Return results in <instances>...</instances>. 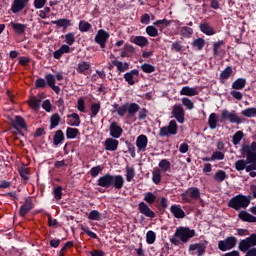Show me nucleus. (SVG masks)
I'll use <instances>...</instances> for the list:
<instances>
[{
    "instance_id": "f257e3e1",
    "label": "nucleus",
    "mask_w": 256,
    "mask_h": 256,
    "mask_svg": "<svg viewBox=\"0 0 256 256\" xmlns=\"http://www.w3.org/2000/svg\"><path fill=\"white\" fill-rule=\"evenodd\" d=\"M250 203H251V200H249L247 196H243L240 194L233 197L228 202V207H231L232 209L239 211V209H247Z\"/></svg>"
},
{
    "instance_id": "f03ea898",
    "label": "nucleus",
    "mask_w": 256,
    "mask_h": 256,
    "mask_svg": "<svg viewBox=\"0 0 256 256\" xmlns=\"http://www.w3.org/2000/svg\"><path fill=\"white\" fill-rule=\"evenodd\" d=\"M195 236V230L189 227H179L175 231V237H178L182 243L189 242V239H193Z\"/></svg>"
},
{
    "instance_id": "7ed1b4c3",
    "label": "nucleus",
    "mask_w": 256,
    "mask_h": 256,
    "mask_svg": "<svg viewBox=\"0 0 256 256\" xmlns=\"http://www.w3.org/2000/svg\"><path fill=\"white\" fill-rule=\"evenodd\" d=\"M237 245V238L230 236L225 240H221L218 242V248L220 251H230V249H234Z\"/></svg>"
},
{
    "instance_id": "20e7f679",
    "label": "nucleus",
    "mask_w": 256,
    "mask_h": 256,
    "mask_svg": "<svg viewBox=\"0 0 256 256\" xmlns=\"http://www.w3.org/2000/svg\"><path fill=\"white\" fill-rule=\"evenodd\" d=\"M242 151L249 163H256V142H252L250 146H244Z\"/></svg>"
},
{
    "instance_id": "39448f33",
    "label": "nucleus",
    "mask_w": 256,
    "mask_h": 256,
    "mask_svg": "<svg viewBox=\"0 0 256 256\" xmlns=\"http://www.w3.org/2000/svg\"><path fill=\"white\" fill-rule=\"evenodd\" d=\"M221 119L222 121H230V123H236V125H241L243 122L238 116L235 111L229 112V110L224 109L221 113Z\"/></svg>"
},
{
    "instance_id": "423d86ee",
    "label": "nucleus",
    "mask_w": 256,
    "mask_h": 256,
    "mask_svg": "<svg viewBox=\"0 0 256 256\" xmlns=\"http://www.w3.org/2000/svg\"><path fill=\"white\" fill-rule=\"evenodd\" d=\"M160 137H167V135H177V122L171 120L168 127H162L159 131Z\"/></svg>"
},
{
    "instance_id": "0eeeda50",
    "label": "nucleus",
    "mask_w": 256,
    "mask_h": 256,
    "mask_svg": "<svg viewBox=\"0 0 256 256\" xmlns=\"http://www.w3.org/2000/svg\"><path fill=\"white\" fill-rule=\"evenodd\" d=\"M256 245V234H252L250 237L240 241L239 249L240 251H249L251 247H255Z\"/></svg>"
},
{
    "instance_id": "6e6552de",
    "label": "nucleus",
    "mask_w": 256,
    "mask_h": 256,
    "mask_svg": "<svg viewBox=\"0 0 256 256\" xmlns=\"http://www.w3.org/2000/svg\"><path fill=\"white\" fill-rule=\"evenodd\" d=\"M110 35L107 31L101 29L97 32L95 36V41L100 45L101 49H105L107 44V39H109Z\"/></svg>"
},
{
    "instance_id": "1a4fd4ad",
    "label": "nucleus",
    "mask_w": 256,
    "mask_h": 256,
    "mask_svg": "<svg viewBox=\"0 0 256 256\" xmlns=\"http://www.w3.org/2000/svg\"><path fill=\"white\" fill-rule=\"evenodd\" d=\"M172 114L174 115L178 123H185V109H183V106L175 104L173 106Z\"/></svg>"
},
{
    "instance_id": "9d476101",
    "label": "nucleus",
    "mask_w": 256,
    "mask_h": 256,
    "mask_svg": "<svg viewBox=\"0 0 256 256\" xmlns=\"http://www.w3.org/2000/svg\"><path fill=\"white\" fill-rule=\"evenodd\" d=\"M148 143H149V139L144 134L139 135L136 139V147L138 151L140 152L147 151Z\"/></svg>"
},
{
    "instance_id": "9b49d317",
    "label": "nucleus",
    "mask_w": 256,
    "mask_h": 256,
    "mask_svg": "<svg viewBox=\"0 0 256 256\" xmlns=\"http://www.w3.org/2000/svg\"><path fill=\"white\" fill-rule=\"evenodd\" d=\"M29 0H14L11 6L12 13H19L27 7Z\"/></svg>"
},
{
    "instance_id": "f8f14e48",
    "label": "nucleus",
    "mask_w": 256,
    "mask_h": 256,
    "mask_svg": "<svg viewBox=\"0 0 256 256\" xmlns=\"http://www.w3.org/2000/svg\"><path fill=\"white\" fill-rule=\"evenodd\" d=\"M110 135L114 139H119V137L123 135V129L121 128V126H119V124H117V122H113L110 125Z\"/></svg>"
},
{
    "instance_id": "ddd939ff",
    "label": "nucleus",
    "mask_w": 256,
    "mask_h": 256,
    "mask_svg": "<svg viewBox=\"0 0 256 256\" xmlns=\"http://www.w3.org/2000/svg\"><path fill=\"white\" fill-rule=\"evenodd\" d=\"M138 209L140 213H142V215H145V217H150L151 219L155 217V212H153L151 208H149V206L145 204V202H140L138 205Z\"/></svg>"
},
{
    "instance_id": "4468645a",
    "label": "nucleus",
    "mask_w": 256,
    "mask_h": 256,
    "mask_svg": "<svg viewBox=\"0 0 256 256\" xmlns=\"http://www.w3.org/2000/svg\"><path fill=\"white\" fill-rule=\"evenodd\" d=\"M123 185H125V179L121 175H112L111 187H115L116 189H123Z\"/></svg>"
},
{
    "instance_id": "2eb2a0df",
    "label": "nucleus",
    "mask_w": 256,
    "mask_h": 256,
    "mask_svg": "<svg viewBox=\"0 0 256 256\" xmlns=\"http://www.w3.org/2000/svg\"><path fill=\"white\" fill-rule=\"evenodd\" d=\"M112 175L106 174L98 179V186L109 189L111 187Z\"/></svg>"
},
{
    "instance_id": "dca6fc26",
    "label": "nucleus",
    "mask_w": 256,
    "mask_h": 256,
    "mask_svg": "<svg viewBox=\"0 0 256 256\" xmlns=\"http://www.w3.org/2000/svg\"><path fill=\"white\" fill-rule=\"evenodd\" d=\"M104 145L106 151H117V148L119 147V141L113 138H107Z\"/></svg>"
},
{
    "instance_id": "f3484780",
    "label": "nucleus",
    "mask_w": 256,
    "mask_h": 256,
    "mask_svg": "<svg viewBox=\"0 0 256 256\" xmlns=\"http://www.w3.org/2000/svg\"><path fill=\"white\" fill-rule=\"evenodd\" d=\"M189 251H193L192 255H198L201 256L203 253H205V245L204 244H191L189 246Z\"/></svg>"
},
{
    "instance_id": "a211bd4d",
    "label": "nucleus",
    "mask_w": 256,
    "mask_h": 256,
    "mask_svg": "<svg viewBox=\"0 0 256 256\" xmlns=\"http://www.w3.org/2000/svg\"><path fill=\"white\" fill-rule=\"evenodd\" d=\"M170 211L176 219H184L185 217V211L179 205H172Z\"/></svg>"
},
{
    "instance_id": "6ab92c4d",
    "label": "nucleus",
    "mask_w": 256,
    "mask_h": 256,
    "mask_svg": "<svg viewBox=\"0 0 256 256\" xmlns=\"http://www.w3.org/2000/svg\"><path fill=\"white\" fill-rule=\"evenodd\" d=\"M180 95H186L187 97H195V95H199V91H197V88H191L189 86H184L180 90Z\"/></svg>"
},
{
    "instance_id": "aec40b11",
    "label": "nucleus",
    "mask_w": 256,
    "mask_h": 256,
    "mask_svg": "<svg viewBox=\"0 0 256 256\" xmlns=\"http://www.w3.org/2000/svg\"><path fill=\"white\" fill-rule=\"evenodd\" d=\"M68 125H70V127H79V125H81L79 114L73 113L68 115Z\"/></svg>"
},
{
    "instance_id": "412c9836",
    "label": "nucleus",
    "mask_w": 256,
    "mask_h": 256,
    "mask_svg": "<svg viewBox=\"0 0 256 256\" xmlns=\"http://www.w3.org/2000/svg\"><path fill=\"white\" fill-rule=\"evenodd\" d=\"M239 219L246 221L247 223H256V217L249 214L247 211H241L238 214Z\"/></svg>"
},
{
    "instance_id": "4be33fe9",
    "label": "nucleus",
    "mask_w": 256,
    "mask_h": 256,
    "mask_svg": "<svg viewBox=\"0 0 256 256\" xmlns=\"http://www.w3.org/2000/svg\"><path fill=\"white\" fill-rule=\"evenodd\" d=\"M91 68V64L87 61H82L78 63L76 68L77 73H81L82 75H87V71Z\"/></svg>"
},
{
    "instance_id": "5701e85b",
    "label": "nucleus",
    "mask_w": 256,
    "mask_h": 256,
    "mask_svg": "<svg viewBox=\"0 0 256 256\" xmlns=\"http://www.w3.org/2000/svg\"><path fill=\"white\" fill-rule=\"evenodd\" d=\"M132 43L138 47H147V45H149V40L144 36H135Z\"/></svg>"
},
{
    "instance_id": "b1692460",
    "label": "nucleus",
    "mask_w": 256,
    "mask_h": 256,
    "mask_svg": "<svg viewBox=\"0 0 256 256\" xmlns=\"http://www.w3.org/2000/svg\"><path fill=\"white\" fill-rule=\"evenodd\" d=\"M32 209H33V203H31V201L27 200L25 202V204L20 207L19 214L21 217H25V215L27 213H29V211H31Z\"/></svg>"
},
{
    "instance_id": "393cba45",
    "label": "nucleus",
    "mask_w": 256,
    "mask_h": 256,
    "mask_svg": "<svg viewBox=\"0 0 256 256\" xmlns=\"http://www.w3.org/2000/svg\"><path fill=\"white\" fill-rule=\"evenodd\" d=\"M63 141H65V134H63L62 130H57L53 138V144L56 146L61 145Z\"/></svg>"
},
{
    "instance_id": "a878e982",
    "label": "nucleus",
    "mask_w": 256,
    "mask_h": 256,
    "mask_svg": "<svg viewBox=\"0 0 256 256\" xmlns=\"http://www.w3.org/2000/svg\"><path fill=\"white\" fill-rule=\"evenodd\" d=\"M28 103H29L31 109H34V111H38L39 107H41V98L32 96L28 100Z\"/></svg>"
},
{
    "instance_id": "bb28decb",
    "label": "nucleus",
    "mask_w": 256,
    "mask_h": 256,
    "mask_svg": "<svg viewBox=\"0 0 256 256\" xmlns=\"http://www.w3.org/2000/svg\"><path fill=\"white\" fill-rule=\"evenodd\" d=\"M135 75H139V71L132 70L124 75V79L129 85H135V81L133 80Z\"/></svg>"
},
{
    "instance_id": "cd10ccee",
    "label": "nucleus",
    "mask_w": 256,
    "mask_h": 256,
    "mask_svg": "<svg viewBox=\"0 0 256 256\" xmlns=\"http://www.w3.org/2000/svg\"><path fill=\"white\" fill-rule=\"evenodd\" d=\"M128 116L135 117V113L139 111L140 107L137 103H126Z\"/></svg>"
},
{
    "instance_id": "c85d7f7f",
    "label": "nucleus",
    "mask_w": 256,
    "mask_h": 256,
    "mask_svg": "<svg viewBox=\"0 0 256 256\" xmlns=\"http://www.w3.org/2000/svg\"><path fill=\"white\" fill-rule=\"evenodd\" d=\"M247 85V80L245 78H238L232 83V89L241 90Z\"/></svg>"
},
{
    "instance_id": "c756f323",
    "label": "nucleus",
    "mask_w": 256,
    "mask_h": 256,
    "mask_svg": "<svg viewBox=\"0 0 256 256\" xmlns=\"http://www.w3.org/2000/svg\"><path fill=\"white\" fill-rule=\"evenodd\" d=\"M200 30L205 35H215V30L213 29V27H211L209 23L200 24Z\"/></svg>"
},
{
    "instance_id": "7c9ffc66",
    "label": "nucleus",
    "mask_w": 256,
    "mask_h": 256,
    "mask_svg": "<svg viewBox=\"0 0 256 256\" xmlns=\"http://www.w3.org/2000/svg\"><path fill=\"white\" fill-rule=\"evenodd\" d=\"M15 129H25V119L21 116H16L15 120L12 122Z\"/></svg>"
},
{
    "instance_id": "2f4dec72",
    "label": "nucleus",
    "mask_w": 256,
    "mask_h": 256,
    "mask_svg": "<svg viewBox=\"0 0 256 256\" xmlns=\"http://www.w3.org/2000/svg\"><path fill=\"white\" fill-rule=\"evenodd\" d=\"M112 63H113V65H115V67H117V70L120 71L121 73H123L129 69V64L127 62L123 63L121 61L114 60V61H112Z\"/></svg>"
},
{
    "instance_id": "473e14b6",
    "label": "nucleus",
    "mask_w": 256,
    "mask_h": 256,
    "mask_svg": "<svg viewBox=\"0 0 256 256\" xmlns=\"http://www.w3.org/2000/svg\"><path fill=\"white\" fill-rule=\"evenodd\" d=\"M214 179L217 183H223L227 179V173L223 170H219L214 174Z\"/></svg>"
},
{
    "instance_id": "72a5a7b5",
    "label": "nucleus",
    "mask_w": 256,
    "mask_h": 256,
    "mask_svg": "<svg viewBox=\"0 0 256 256\" xmlns=\"http://www.w3.org/2000/svg\"><path fill=\"white\" fill-rule=\"evenodd\" d=\"M134 51H135V48H133V46L129 44H125L120 54V57H129V55H131Z\"/></svg>"
},
{
    "instance_id": "f704fd0d",
    "label": "nucleus",
    "mask_w": 256,
    "mask_h": 256,
    "mask_svg": "<svg viewBox=\"0 0 256 256\" xmlns=\"http://www.w3.org/2000/svg\"><path fill=\"white\" fill-rule=\"evenodd\" d=\"M12 28L18 35H23L25 33V29L27 28L24 24L21 23H11Z\"/></svg>"
},
{
    "instance_id": "c9c22d12",
    "label": "nucleus",
    "mask_w": 256,
    "mask_h": 256,
    "mask_svg": "<svg viewBox=\"0 0 256 256\" xmlns=\"http://www.w3.org/2000/svg\"><path fill=\"white\" fill-rule=\"evenodd\" d=\"M88 219L90 221H101V219H103V216L101 215V213L97 210H92L89 215H88Z\"/></svg>"
},
{
    "instance_id": "e433bc0d",
    "label": "nucleus",
    "mask_w": 256,
    "mask_h": 256,
    "mask_svg": "<svg viewBox=\"0 0 256 256\" xmlns=\"http://www.w3.org/2000/svg\"><path fill=\"white\" fill-rule=\"evenodd\" d=\"M159 167H160L161 171H163V173H167V171H169V169H171V162H169V160H167V159H162L159 162Z\"/></svg>"
},
{
    "instance_id": "4c0bfd02",
    "label": "nucleus",
    "mask_w": 256,
    "mask_h": 256,
    "mask_svg": "<svg viewBox=\"0 0 256 256\" xmlns=\"http://www.w3.org/2000/svg\"><path fill=\"white\" fill-rule=\"evenodd\" d=\"M77 135H79V129L77 128H67L66 130V137L67 139H75V137H77Z\"/></svg>"
},
{
    "instance_id": "58836bf2",
    "label": "nucleus",
    "mask_w": 256,
    "mask_h": 256,
    "mask_svg": "<svg viewBox=\"0 0 256 256\" xmlns=\"http://www.w3.org/2000/svg\"><path fill=\"white\" fill-rule=\"evenodd\" d=\"M152 180L156 185L161 183V169L157 168L152 172Z\"/></svg>"
},
{
    "instance_id": "ea45409f",
    "label": "nucleus",
    "mask_w": 256,
    "mask_h": 256,
    "mask_svg": "<svg viewBox=\"0 0 256 256\" xmlns=\"http://www.w3.org/2000/svg\"><path fill=\"white\" fill-rule=\"evenodd\" d=\"M243 137H245L243 131H237L232 138L233 145H239V143H241L243 140Z\"/></svg>"
},
{
    "instance_id": "a19ab883",
    "label": "nucleus",
    "mask_w": 256,
    "mask_h": 256,
    "mask_svg": "<svg viewBox=\"0 0 256 256\" xmlns=\"http://www.w3.org/2000/svg\"><path fill=\"white\" fill-rule=\"evenodd\" d=\"M208 125L210 129H217V114L212 113L208 119Z\"/></svg>"
},
{
    "instance_id": "79ce46f5",
    "label": "nucleus",
    "mask_w": 256,
    "mask_h": 256,
    "mask_svg": "<svg viewBox=\"0 0 256 256\" xmlns=\"http://www.w3.org/2000/svg\"><path fill=\"white\" fill-rule=\"evenodd\" d=\"M135 177V168L133 167H126V181H128V183H131V181H133V178Z\"/></svg>"
},
{
    "instance_id": "37998d69",
    "label": "nucleus",
    "mask_w": 256,
    "mask_h": 256,
    "mask_svg": "<svg viewBox=\"0 0 256 256\" xmlns=\"http://www.w3.org/2000/svg\"><path fill=\"white\" fill-rule=\"evenodd\" d=\"M192 46L195 47L198 51H201L205 47V39L197 38L193 41Z\"/></svg>"
},
{
    "instance_id": "c03bdc74",
    "label": "nucleus",
    "mask_w": 256,
    "mask_h": 256,
    "mask_svg": "<svg viewBox=\"0 0 256 256\" xmlns=\"http://www.w3.org/2000/svg\"><path fill=\"white\" fill-rule=\"evenodd\" d=\"M156 239L157 235L153 231L150 230L146 233V243H148V245H153Z\"/></svg>"
},
{
    "instance_id": "a18cd8bd",
    "label": "nucleus",
    "mask_w": 256,
    "mask_h": 256,
    "mask_svg": "<svg viewBox=\"0 0 256 256\" xmlns=\"http://www.w3.org/2000/svg\"><path fill=\"white\" fill-rule=\"evenodd\" d=\"M91 29V24L85 20H81L79 23V30L81 33H87Z\"/></svg>"
},
{
    "instance_id": "49530a36",
    "label": "nucleus",
    "mask_w": 256,
    "mask_h": 256,
    "mask_svg": "<svg viewBox=\"0 0 256 256\" xmlns=\"http://www.w3.org/2000/svg\"><path fill=\"white\" fill-rule=\"evenodd\" d=\"M52 23L58 27H69V25H71V21L69 19H59L52 21Z\"/></svg>"
},
{
    "instance_id": "de8ad7c7",
    "label": "nucleus",
    "mask_w": 256,
    "mask_h": 256,
    "mask_svg": "<svg viewBox=\"0 0 256 256\" xmlns=\"http://www.w3.org/2000/svg\"><path fill=\"white\" fill-rule=\"evenodd\" d=\"M117 107H118L117 104L114 105V108L116 109L119 117H125V114L128 113L127 104L121 105L118 108Z\"/></svg>"
},
{
    "instance_id": "09e8293b",
    "label": "nucleus",
    "mask_w": 256,
    "mask_h": 256,
    "mask_svg": "<svg viewBox=\"0 0 256 256\" xmlns=\"http://www.w3.org/2000/svg\"><path fill=\"white\" fill-rule=\"evenodd\" d=\"M242 115L243 117H248V118L256 117V108L255 107L247 108L242 111Z\"/></svg>"
},
{
    "instance_id": "8fccbe9b",
    "label": "nucleus",
    "mask_w": 256,
    "mask_h": 256,
    "mask_svg": "<svg viewBox=\"0 0 256 256\" xmlns=\"http://www.w3.org/2000/svg\"><path fill=\"white\" fill-rule=\"evenodd\" d=\"M157 196H155V194H153L152 192H147L144 194V201H146V203H149L150 205H153V202L156 201Z\"/></svg>"
},
{
    "instance_id": "3c124183",
    "label": "nucleus",
    "mask_w": 256,
    "mask_h": 256,
    "mask_svg": "<svg viewBox=\"0 0 256 256\" xmlns=\"http://www.w3.org/2000/svg\"><path fill=\"white\" fill-rule=\"evenodd\" d=\"M61 121V118L58 116V114H54L50 118V129H55L59 125V122Z\"/></svg>"
},
{
    "instance_id": "603ef678",
    "label": "nucleus",
    "mask_w": 256,
    "mask_h": 256,
    "mask_svg": "<svg viewBox=\"0 0 256 256\" xmlns=\"http://www.w3.org/2000/svg\"><path fill=\"white\" fill-rule=\"evenodd\" d=\"M187 193L192 199H199L201 197V192L198 188H190Z\"/></svg>"
},
{
    "instance_id": "864d4df0",
    "label": "nucleus",
    "mask_w": 256,
    "mask_h": 256,
    "mask_svg": "<svg viewBox=\"0 0 256 256\" xmlns=\"http://www.w3.org/2000/svg\"><path fill=\"white\" fill-rule=\"evenodd\" d=\"M90 109H91V113H92L91 117H97V115L99 114V111H101V104L93 103V104H91Z\"/></svg>"
},
{
    "instance_id": "5fc2aeb1",
    "label": "nucleus",
    "mask_w": 256,
    "mask_h": 256,
    "mask_svg": "<svg viewBox=\"0 0 256 256\" xmlns=\"http://www.w3.org/2000/svg\"><path fill=\"white\" fill-rule=\"evenodd\" d=\"M102 172H103V166H101V165L92 167V168L90 169V175H91V177H98V176H99V173H102Z\"/></svg>"
},
{
    "instance_id": "6e6d98bb",
    "label": "nucleus",
    "mask_w": 256,
    "mask_h": 256,
    "mask_svg": "<svg viewBox=\"0 0 256 256\" xmlns=\"http://www.w3.org/2000/svg\"><path fill=\"white\" fill-rule=\"evenodd\" d=\"M236 171H243L247 169V162L245 160H237L235 162Z\"/></svg>"
},
{
    "instance_id": "4d7b16f0",
    "label": "nucleus",
    "mask_w": 256,
    "mask_h": 256,
    "mask_svg": "<svg viewBox=\"0 0 256 256\" xmlns=\"http://www.w3.org/2000/svg\"><path fill=\"white\" fill-rule=\"evenodd\" d=\"M146 33L149 37H157L159 35V30L155 26H148L146 28Z\"/></svg>"
},
{
    "instance_id": "13d9d810",
    "label": "nucleus",
    "mask_w": 256,
    "mask_h": 256,
    "mask_svg": "<svg viewBox=\"0 0 256 256\" xmlns=\"http://www.w3.org/2000/svg\"><path fill=\"white\" fill-rule=\"evenodd\" d=\"M233 73V68L227 67L223 70V72L220 74V79H229Z\"/></svg>"
},
{
    "instance_id": "bf43d9fd",
    "label": "nucleus",
    "mask_w": 256,
    "mask_h": 256,
    "mask_svg": "<svg viewBox=\"0 0 256 256\" xmlns=\"http://www.w3.org/2000/svg\"><path fill=\"white\" fill-rule=\"evenodd\" d=\"M225 159V154L220 151H216L211 156V161H223Z\"/></svg>"
},
{
    "instance_id": "052dcab7",
    "label": "nucleus",
    "mask_w": 256,
    "mask_h": 256,
    "mask_svg": "<svg viewBox=\"0 0 256 256\" xmlns=\"http://www.w3.org/2000/svg\"><path fill=\"white\" fill-rule=\"evenodd\" d=\"M141 69L144 73H155V66L151 64H147V63L142 64Z\"/></svg>"
},
{
    "instance_id": "680f3d73",
    "label": "nucleus",
    "mask_w": 256,
    "mask_h": 256,
    "mask_svg": "<svg viewBox=\"0 0 256 256\" xmlns=\"http://www.w3.org/2000/svg\"><path fill=\"white\" fill-rule=\"evenodd\" d=\"M182 105H184V107H187L189 111H191L195 107V104L189 98H182Z\"/></svg>"
},
{
    "instance_id": "e2e57ef3",
    "label": "nucleus",
    "mask_w": 256,
    "mask_h": 256,
    "mask_svg": "<svg viewBox=\"0 0 256 256\" xmlns=\"http://www.w3.org/2000/svg\"><path fill=\"white\" fill-rule=\"evenodd\" d=\"M181 34L183 37H191L193 35V29L187 26L182 27Z\"/></svg>"
},
{
    "instance_id": "0e129e2a",
    "label": "nucleus",
    "mask_w": 256,
    "mask_h": 256,
    "mask_svg": "<svg viewBox=\"0 0 256 256\" xmlns=\"http://www.w3.org/2000/svg\"><path fill=\"white\" fill-rule=\"evenodd\" d=\"M222 45H225V42H223V40H220V41L214 43V45H213L214 55H219V49H221Z\"/></svg>"
},
{
    "instance_id": "69168bd1",
    "label": "nucleus",
    "mask_w": 256,
    "mask_h": 256,
    "mask_svg": "<svg viewBox=\"0 0 256 256\" xmlns=\"http://www.w3.org/2000/svg\"><path fill=\"white\" fill-rule=\"evenodd\" d=\"M65 41L67 45H73L75 43V35L73 33L66 34Z\"/></svg>"
},
{
    "instance_id": "338daca9",
    "label": "nucleus",
    "mask_w": 256,
    "mask_h": 256,
    "mask_svg": "<svg viewBox=\"0 0 256 256\" xmlns=\"http://www.w3.org/2000/svg\"><path fill=\"white\" fill-rule=\"evenodd\" d=\"M49 87H52L53 85H55L57 79L55 78V76H53L52 74H47L45 77Z\"/></svg>"
},
{
    "instance_id": "774afa93",
    "label": "nucleus",
    "mask_w": 256,
    "mask_h": 256,
    "mask_svg": "<svg viewBox=\"0 0 256 256\" xmlns=\"http://www.w3.org/2000/svg\"><path fill=\"white\" fill-rule=\"evenodd\" d=\"M19 174L24 179V181H27L29 179V170L27 168H21L19 170Z\"/></svg>"
}]
</instances>
